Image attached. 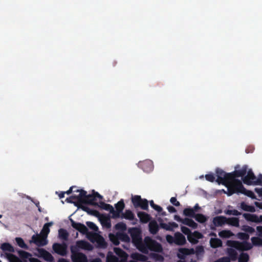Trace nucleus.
Segmentation results:
<instances>
[{
  "label": "nucleus",
  "mask_w": 262,
  "mask_h": 262,
  "mask_svg": "<svg viewBox=\"0 0 262 262\" xmlns=\"http://www.w3.org/2000/svg\"><path fill=\"white\" fill-rule=\"evenodd\" d=\"M0 248L4 252H14V247L8 243H4L1 244Z\"/></svg>",
  "instance_id": "31"
},
{
  "label": "nucleus",
  "mask_w": 262,
  "mask_h": 262,
  "mask_svg": "<svg viewBox=\"0 0 262 262\" xmlns=\"http://www.w3.org/2000/svg\"><path fill=\"white\" fill-rule=\"evenodd\" d=\"M239 168V165H237L235 167V170L232 172L229 173L228 176L230 178H231V185L232 186V188L235 187V181L239 180L238 179H236L238 177H243L244 178L247 172L248 167L247 165H244L241 169H237Z\"/></svg>",
  "instance_id": "6"
},
{
  "label": "nucleus",
  "mask_w": 262,
  "mask_h": 262,
  "mask_svg": "<svg viewBox=\"0 0 262 262\" xmlns=\"http://www.w3.org/2000/svg\"><path fill=\"white\" fill-rule=\"evenodd\" d=\"M181 231L185 235H187V236L188 235H190L191 233H192L190 230L185 226H181Z\"/></svg>",
  "instance_id": "49"
},
{
  "label": "nucleus",
  "mask_w": 262,
  "mask_h": 262,
  "mask_svg": "<svg viewBox=\"0 0 262 262\" xmlns=\"http://www.w3.org/2000/svg\"><path fill=\"white\" fill-rule=\"evenodd\" d=\"M88 237L92 242H93L94 240L96 241L101 247H104L106 245L104 238L97 233H89L88 234Z\"/></svg>",
  "instance_id": "12"
},
{
  "label": "nucleus",
  "mask_w": 262,
  "mask_h": 262,
  "mask_svg": "<svg viewBox=\"0 0 262 262\" xmlns=\"http://www.w3.org/2000/svg\"><path fill=\"white\" fill-rule=\"evenodd\" d=\"M192 235L195 238V239L198 241V239H200L202 238V234L199 232V231H195L193 233H192Z\"/></svg>",
  "instance_id": "58"
},
{
  "label": "nucleus",
  "mask_w": 262,
  "mask_h": 262,
  "mask_svg": "<svg viewBox=\"0 0 262 262\" xmlns=\"http://www.w3.org/2000/svg\"><path fill=\"white\" fill-rule=\"evenodd\" d=\"M67 245L63 243L62 244L54 243L53 245V249L55 253L61 255L66 256L67 253Z\"/></svg>",
  "instance_id": "10"
},
{
  "label": "nucleus",
  "mask_w": 262,
  "mask_h": 262,
  "mask_svg": "<svg viewBox=\"0 0 262 262\" xmlns=\"http://www.w3.org/2000/svg\"><path fill=\"white\" fill-rule=\"evenodd\" d=\"M78 247H77V245L76 246H72L71 247V252L72 253L71 256L76 255L77 253H81V252H79L78 251Z\"/></svg>",
  "instance_id": "47"
},
{
  "label": "nucleus",
  "mask_w": 262,
  "mask_h": 262,
  "mask_svg": "<svg viewBox=\"0 0 262 262\" xmlns=\"http://www.w3.org/2000/svg\"><path fill=\"white\" fill-rule=\"evenodd\" d=\"M114 251L116 255L122 259H124V262H126L127 257V254L124 251L120 248H114Z\"/></svg>",
  "instance_id": "28"
},
{
  "label": "nucleus",
  "mask_w": 262,
  "mask_h": 262,
  "mask_svg": "<svg viewBox=\"0 0 262 262\" xmlns=\"http://www.w3.org/2000/svg\"><path fill=\"white\" fill-rule=\"evenodd\" d=\"M161 245L156 241L149 236L144 238L143 243L139 251L143 253L147 254L149 251L160 252L162 251Z\"/></svg>",
  "instance_id": "3"
},
{
  "label": "nucleus",
  "mask_w": 262,
  "mask_h": 262,
  "mask_svg": "<svg viewBox=\"0 0 262 262\" xmlns=\"http://www.w3.org/2000/svg\"><path fill=\"white\" fill-rule=\"evenodd\" d=\"M247 174L242 178L243 183L248 185H254V182L256 180V177L251 169H249L247 172Z\"/></svg>",
  "instance_id": "14"
},
{
  "label": "nucleus",
  "mask_w": 262,
  "mask_h": 262,
  "mask_svg": "<svg viewBox=\"0 0 262 262\" xmlns=\"http://www.w3.org/2000/svg\"><path fill=\"white\" fill-rule=\"evenodd\" d=\"M242 230L244 231L245 232L253 233L255 232V229L249 226L248 225H244L242 226Z\"/></svg>",
  "instance_id": "45"
},
{
  "label": "nucleus",
  "mask_w": 262,
  "mask_h": 262,
  "mask_svg": "<svg viewBox=\"0 0 262 262\" xmlns=\"http://www.w3.org/2000/svg\"><path fill=\"white\" fill-rule=\"evenodd\" d=\"M129 233L132 240V243L139 250L143 245L141 236V231L139 228L134 227L129 229Z\"/></svg>",
  "instance_id": "7"
},
{
  "label": "nucleus",
  "mask_w": 262,
  "mask_h": 262,
  "mask_svg": "<svg viewBox=\"0 0 262 262\" xmlns=\"http://www.w3.org/2000/svg\"><path fill=\"white\" fill-rule=\"evenodd\" d=\"M148 226L149 231L150 233L152 234H157L159 230V225L155 220L150 221L149 223Z\"/></svg>",
  "instance_id": "25"
},
{
  "label": "nucleus",
  "mask_w": 262,
  "mask_h": 262,
  "mask_svg": "<svg viewBox=\"0 0 262 262\" xmlns=\"http://www.w3.org/2000/svg\"><path fill=\"white\" fill-rule=\"evenodd\" d=\"M256 229L258 232V235L262 237V226H257Z\"/></svg>",
  "instance_id": "64"
},
{
  "label": "nucleus",
  "mask_w": 262,
  "mask_h": 262,
  "mask_svg": "<svg viewBox=\"0 0 262 262\" xmlns=\"http://www.w3.org/2000/svg\"><path fill=\"white\" fill-rule=\"evenodd\" d=\"M52 225V222L46 223L43 225L39 234L33 235L32 236L31 242H33L38 247L46 245L48 244L47 238L50 231V227Z\"/></svg>",
  "instance_id": "2"
},
{
  "label": "nucleus",
  "mask_w": 262,
  "mask_h": 262,
  "mask_svg": "<svg viewBox=\"0 0 262 262\" xmlns=\"http://www.w3.org/2000/svg\"><path fill=\"white\" fill-rule=\"evenodd\" d=\"M195 253H196V255H199L200 254L203 253L204 252V248L202 246H198L196 247Z\"/></svg>",
  "instance_id": "53"
},
{
  "label": "nucleus",
  "mask_w": 262,
  "mask_h": 262,
  "mask_svg": "<svg viewBox=\"0 0 262 262\" xmlns=\"http://www.w3.org/2000/svg\"><path fill=\"white\" fill-rule=\"evenodd\" d=\"M93 193L92 194H88L87 192L83 189H81L79 195H72L70 196L72 200H77V202H74V204L75 206L78 208L81 209L83 211H84L92 215H97L99 214V212L95 210H91L89 207L83 206L82 204H89L91 205H98L97 198L99 199H102V196H101L98 192H95L94 190L93 191Z\"/></svg>",
  "instance_id": "1"
},
{
  "label": "nucleus",
  "mask_w": 262,
  "mask_h": 262,
  "mask_svg": "<svg viewBox=\"0 0 262 262\" xmlns=\"http://www.w3.org/2000/svg\"><path fill=\"white\" fill-rule=\"evenodd\" d=\"M58 234L60 238L67 241L68 238L69 233L67 231L64 229H60L58 230Z\"/></svg>",
  "instance_id": "36"
},
{
  "label": "nucleus",
  "mask_w": 262,
  "mask_h": 262,
  "mask_svg": "<svg viewBox=\"0 0 262 262\" xmlns=\"http://www.w3.org/2000/svg\"><path fill=\"white\" fill-rule=\"evenodd\" d=\"M38 252L40 257L48 262H53L54 257L52 254L44 249H38Z\"/></svg>",
  "instance_id": "18"
},
{
  "label": "nucleus",
  "mask_w": 262,
  "mask_h": 262,
  "mask_svg": "<svg viewBox=\"0 0 262 262\" xmlns=\"http://www.w3.org/2000/svg\"><path fill=\"white\" fill-rule=\"evenodd\" d=\"M170 202L172 205H173L175 206L178 207L180 206V202L177 201L176 197L171 198V199H170Z\"/></svg>",
  "instance_id": "56"
},
{
  "label": "nucleus",
  "mask_w": 262,
  "mask_h": 262,
  "mask_svg": "<svg viewBox=\"0 0 262 262\" xmlns=\"http://www.w3.org/2000/svg\"><path fill=\"white\" fill-rule=\"evenodd\" d=\"M237 259H238V262H248L249 256L248 253L242 252Z\"/></svg>",
  "instance_id": "40"
},
{
  "label": "nucleus",
  "mask_w": 262,
  "mask_h": 262,
  "mask_svg": "<svg viewBox=\"0 0 262 262\" xmlns=\"http://www.w3.org/2000/svg\"><path fill=\"white\" fill-rule=\"evenodd\" d=\"M241 208L244 211H248L250 212H254L255 211V207L253 206L247 205L244 202H242L241 203Z\"/></svg>",
  "instance_id": "34"
},
{
  "label": "nucleus",
  "mask_w": 262,
  "mask_h": 262,
  "mask_svg": "<svg viewBox=\"0 0 262 262\" xmlns=\"http://www.w3.org/2000/svg\"><path fill=\"white\" fill-rule=\"evenodd\" d=\"M210 246L213 248H216L222 246V241L217 238H211L210 240Z\"/></svg>",
  "instance_id": "30"
},
{
  "label": "nucleus",
  "mask_w": 262,
  "mask_h": 262,
  "mask_svg": "<svg viewBox=\"0 0 262 262\" xmlns=\"http://www.w3.org/2000/svg\"><path fill=\"white\" fill-rule=\"evenodd\" d=\"M262 185V174H259L257 179L256 178L254 182V185Z\"/></svg>",
  "instance_id": "57"
},
{
  "label": "nucleus",
  "mask_w": 262,
  "mask_h": 262,
  "mask_svg": "<svg viewBox=\"0 0 262 262\" xmlns=\"http://www.w3.org/2000/svg\"><path fill=\"white\" fill-rule=\"evenodd\" d=\"M70 222L71 223V226L73 228L75 229L83 234H88V229L84 224L80 223L75 222L73 220L71 219H70Z\"/></svg>",
  "instance_id": "15"
},
{
  "label": "nucleus",
  "mask_w": 262,
  "mask_h": 262,
  "mask_svg": "<svg viewBox=\"0 0 262 262\" xmlns=\"http://www.w3.org/2000/svg\"><path fill=\"white\" fill-rule=\"evenodd\" d=\"M97 206H99L101 209L109 211L110 213L112 214L113 212H114V209L113 207L109 204H106L103 202H100L99 203V205L98 204Z\"/></svg>",
  "instance_id": "27"
},
{
  "label": "nucleus",
  "mask_w": 262,
  "mask_h": 262,
  "mask_svg": "<svg viewBox=\"0 0 262 262\" xmlns=\"http://www.w3.org/2000/svg\"><path fill=\"white\" fill-rule=\"evenodd\" d=\"M226 253L228 255V257L231 261H235L238 258V253L235 250L231 248H228L226 250Z\"/></svg>",
  "instance_id": "23"
},
{
  "label": "nucleus",
  "mask_w": 262,
  "mask_h": 262,
  "mask_svg": "<svg viewBox=\"0 0 262 262\" xmlns=\"http://www.w3.org/2000/svg\"><path fill=\"white\" fill-rule=\"evenodd\" d=\"M158 221L160 223V227L167 231H172L173 228H177L178 225L175 222H169L168 224L163 222V220L161 217H159Z\"/></svg>",
  "instance_id": "16"
},
{
  "label": "nucleus",
  "mask_w": 262,
  "mask_h": 262,
  "mask_svg": "<svg viewBox=\"0 0 262 262\" xmlns=\"http://www.w3.org/2000/svg\"><path fill=\"white\" fill-rule=\"evenodd\" d=\"M106 262H120L119 258L112 253L107 255Z\"/></svg>",
  "instance_id": "44"
},
{
  "label": "nucleus",
  "mask_w": 262,
  "mask_h": 262,
  "mask_svg": "<svg viewBox=\"0 0 262 262\" xmlns=\"http://www.w3.org/2000/svg\"><path fill=\"white\" fill-rule=\"evenodd\" d=\"M71 259L72 262H88L86 256L82 253L71 256Z\"/></svg>",
  "instance_id": "22"
},
{
  "label": "nucleus",
  "mask_w": 262,
  "mask_h": 262,
  "mask_svg": "<svg viewBox=\"0 0 262 262\" xmlns=\"http://www.w3.org/2000/svg\"><path fill=\"white\" fill-rule=\"evenodd\" d=\"M131 257L136 261H145L147 259L146 256L138 253L132 254Z\"/></svg>",
  "instance_id": "32"
},
{
  "label": "nucleus",
  "mask_w": 262,
  "mask_h": 262,
  "mask_svg": "<svg viewBox=\"0 0 262 262\" xmlns=\"http://www.w3.org/2000/svg\"><path fill=\"white\" fill-rule=\"evenodd\" d=\"M116 210L113 212L112 217L114 219L119 218L120 216V213H122L125 208V204L123 199H121L115 205Z\"/></svg>",
  "instance_id": "11"
},
{
  "label": "nucleus",
  "mask_w": 262,
  "mask_h": 262,
  "mask_svg": "<svg viewBox=\"0 0 262 262\" xmlns=\"http://www.w3.org/2000/svg\"><path fill=\"white\" fill-rule=\"evenodd\" d=\"M226 224H228L230 225L234 226V227H238L239 226V220L236 217H231L227 219V221Z\"/></svg>",
  "instance_id": "35"
},
{
  "label": "nucleus",
  "mask_w": 262,
  "mask_h": 262,
  "mask_svg": "<svg viewBox=\"0 0 262 262\" xmlns=\"http://www.w3.org/2000/svg\"><path fill=\"white\" fill-rule=\"evenodd\" d=\"M194 218L197 222L200 223H204L207 220V217L205 216L204 214L201 213L195 214V215L194 216Z\"/></svg>",
  "instance_id": "37"
},
{
  "label": "nucleus",
  "mask_w": 262,
  "mask_h": 262,
  "mask_svg": "<svg viewBox=\"0 0 262 262\" xmlns=\"http://www.w3.org/2000/svg\"><path fill=\"white\" fill-rule=\"evenodd\" d=\"M86 225L89 226V227L94 230V231H97L98 230V227L93 222H86Z\"/></svg>",
  "instance_id": "50"
},
{
  "label": "nucleus",
  "mask_w": 262,
  "mask_h": 262,
  "mask_svg": "<svg viewBox=\"0 0 262 262\" xmlns=\"http://www.w3.org/2000/svg\"><path fill=\"white\" fill-rule=\"evenodd\" d=\"M121 217L128 220L129 221H133L135 220V215L130 210H126L124 213H121Z\"/></svg>",
  "instance_id": "29"
},
{
  "label": "nucleus",
  "mask_w": 262,
  "mask_h": 262,
  "mask_svg": "<svg viewBox=\"0 0 262 262\" xmlns=\"http://www.w3.org/2000/svg\"><path fill=\"white\" fill-rule=\"evenodd\" d=\"M117 236L120 241L123 242H129L130 238L127 234L125 233H118Z\"/></svg>",
  "instance_id": "43"
},
{
  "label": "nucleus",
  "mask_w": 262,
  "mask_h": 262,
  "mask_svg": "<svg viewBox=\"0 0 262 262\" xmlns=\"http://www.w3.org/2000/svg\"><path fill=\"white\" fill-rule=\"evenodd\" d=\"M137 215L142 223H147L151 220L150 215L144 212H138Z\"/></svg>",
  "instance_id": "24"
},
{
  "label": "nucleus",
  "mask_w": 262,
  "mask_h": 262,
  "mask_svg": "<svg viewBox=\"0 0 262 262\" xmlns=\"http://www.w3.org/2000/svg\"><path fill=\"white\" fill-rule=\"evenodd\" d=\"M183 214L186 216L194 217L195 213L194 212L192 208H186L183 210Z\"/></svg>",
  "instance_id": "39"
},
{
  "label": "nucleus",
  "mask_w": 262,
  "mask_h": 262,
  "mask_svg": "<svg viewBox=\"0 0 262 262\" xmlns=\"http://www.w3.org/2000/svg\"><path fill=\"white\" fill-rule=\"evenodd\" d=\"M205 178L207 181L210 182H213L215 181V177L212 173L206 174Z\"/></svg>",
  "instance_id": "52"
},
{
  "label": "nucleus",
  "mask_w": 262,
  "mask_h": 262,
  "mask_svg": "<svg viewBox=\"0 0 262 262\" xmlns=\"http://www.w3.org/2000/svg\"><path fill=\"white\" fill-rule=\"evenodd\" d=\"M138 166L146 172L152 171L154 168L152 162L149 160L139 162L138 163Z\"/></svg>",
  "instance_id": "13"
},
{
  "label": "nucleus",
  "mask_w": 262,
  "mask_h": 262,
  "mask_svg": "<svg viewBox=\"0 0 262 262\" xmlns=\"http://www.w3.org/2000/svg\"><path fill=\"white\" fill-rule=\"evenodd\" d=\"M18 254L23 259H28L32 256L31 253L21 250L18 251Z\"/></svg>",
  "instance_id": "41"
},
{
  "label": "nucleus",
  "mask_w": 262,
  "mask_h": 262,
  "mask_svg": "<svg viewBox=\"0 0 262 262\" xmlns=\"http://www.w3.org/2000/svg\"><path fill=\"white\" fill-rule=\"evenodd\" d=\"M15 241L19 247L25 249H28L29 247L28 245L25 244L22 238L16 237Z\"/></svg>",
  "instance_id": "38"
},
{
  "label": "nucleus",
  "mask_w": 262,
  "mask_h": 262,
  "mask_svg": "<svg viewBox=\"0 0 262 262\" xmlns=\"http://www.w3.org/2000/svg\"><path fill=\"white\" fill-rule=\"evenodd\" d=\"M245 219L248 221L254 223H259V217L255 214H251L249 213H244L243 214Z\"/></svg>",
  "instance_id": "26"
},
{
  "label": "nucleus",
  "mask_w": 262,
  "mask_h": 262,
  "mask_svg": "<svg viewBox=\"0 0 262 262\" xmlns=\"http://www.w3.org/2000/svg\"><path fill=\"white\" fill-rule=\"evenodd\" d=\"M115 228L117 230H125L126 228V224L123 222H120L117 223L115 225Z\"/></svg>",
  "instance_id": "46"
},
{
  "label": "nucleus",
  "mask_w": 262,
  "mask_h": 262,
  "mask_svg": "<svg viewBox=\"0 0 262 262\" xmlns=\"http://www.w3.org/2000/svg\"><path fill=\"white\" fill-rule=\"evenodd\" d=\"M254 190L259 196L262 197V188H255Z\"/></svg>",
  "instance_id": "63"
},
{
  "label": "nucleus",
  "mask_w": 262,
  "mask_h": 262,
  "mask_svg": "<svg viewBox=\"0 0 262 262\" xmlns=\"http://www.w3.org/2000/svg\"><path fill=\"white\" fill-rule=\"evenodd\" d=\"M183 224L193 229H196L198 227V224L193 220L189 218L183 219Z\"/></svg>",
  "instance_id": "33"
},
{
  "label": "nucleus",
  "mask_w": 262,
  "mask_h": 262,
  "mask_svg": "<svg viewBox=\"0 0 262 262\" xmlns=\"http://www.w3.org/2000/svg\"><path fill=\"white\" fill-rule=\"evenodd\" d=\"M76 245L79 249L91 251L93 250V246L88 242L80 240L76 242Z\"/></svg>",
  "instance_id": "19"
},
{
  "label": "nucleus",
  "mask_w": 262,
  "mask_h": 262,
  "mask_svg": "<svg viewBox=\"0 0 262 262\" xmlns=\"http://www.w3.org/2000/svg\"><path fill=\"white\" fill-rule=\"evenodd\" d=\"M186 238L180 232H177L174 234V243L178 245H183L186 243Z\"/></svg>",
  "instance_id": "21"
},
{
  "label": "nucleus",
  "mask_w": 262,
  "mask_h": 262,
  "mask_svg": "<svg viewBox=\"0 0 262 262\" xmlns=\"http://www.w3.org/2000/svg\"><path fill=\"white\" fill-rule=\"evenodd\" d=\"M226 213L229 215H233L238 216L241 214V213L237 211V210H228L226 212Z\"/></svg>",
  "instance_id": "48"
},
{
  "label": "nucleus",
  "mask_w": 262,
  "mask_h": 262,
  "mask_svg": "<svg viewBox=\"0 0 262 262\" xmlns=\"http://www.w3.org/2000/svg\"><path fill=\"white\" fill-rule=\"evenodd\" d=\"M254 246H262V239L258 237H252L251 239Z\"/></svg>",
  "instance_id": "42"
},
{
  "label": "nucleus",
  "mask_w": 262,
  "mask_h": 262,
  "mask_svg": "<svg viewBox=\"0 0 262 262\" xmlns=\"http://www.w3.org/2000/svg\"><path fill=\"white\" fill-rule=\"evenodd\" d=\"M6 256L7 257V258L10 260L18 259L17 257L13 254L6 253Z\"/></svg>",
  "instance_id": "61"
},
{
  "label": "nucleus",
  "mask_w": 262,
  "mask_h": 262,
  "mask_svg": "<svg viewBox=\"0 0 262 262\" xmlns=\"http://www.w3.org/2000/svg\"><path fill=\"white\" fill-rule=\"evenodd\" d=\"M229 233H230L229 231H223L220 232L219 235L221 237H228V234Z\"/></svg>",
  "instance_id": "62"
},
{
  "label": "nucleus",
  "mask_w": 262,
  "mask_h": 262,
  "mask_svg": "<svg viewBox=\"0 0 262 262\" xmlns=\"http://www.w3.org/2000/svg\"><path fill=\"white\" fill-rule=\"evenodd\" d=\"M131 200L135 208H140L144 210H148V201L145 199H142L140 195L132 196Z\"/></svg>",
  "instance_id": "9"
},
{
  "label": "nucleus",
  "mask_w": 262,
  "mask_h": 262,
  "mask_svg": "<svg viewBox=\"0 0 262 262\" xmlns=\"http://www.w3.org/2000/svg\"><path fill=\"white\" fill-rule=\"evenodd\" d=\"M195 251L193 248L188 249L182 248L179 249L178 257L181 259H184L187 255L193 254Z\"/></svg>",
  "instance_id": "17"
},
{
  "label": "nucleus",
  "mask_w": 262,
  "mask_h": 262,
  "mask_svg": "<svg viewBox=\"0 0 262 262\" xmlns=\"http://www.w3.org/2000/svg\"><path fill=\"white\" fill-rule=\"evenodd\" d=\"M235 187L233 188H229V192H226L224 190L225 193L228 196H231L234 193L244 194L252 199H256V196L253 191L246 189L242 184L241 181H235Z\"/></svg>",
  "instance_id": "4"
},
{
  "label": "nucleus",
  "mask_w": 262,
  "mask_h": 262,
  "mask_svg": "<svg viewBox=\"0 0 262 262\" xmlns=\"http://www.w3.org/2000/svg\"><path fill=\"white\" fill-rule=\"evenodd\" d=\"M215 171L217 176L216 181L219 184H222L225 186L227 188V192H229V188H232L231 178H230L228 176L229 173H226L219 168H216Z\"/></svg>",
  "instance_id": "5"
},
{
  "label": "nucleus",
  "mask_w": 262,
  "mask_h": 262,
  "mask_svg": "<svg viewBox=\"0 0 262 262\" xmlns=\"http://www.w3.org/2000/svg\"><path fill=\"white\" fill-rule=\"evenodd\" d=\"M227 245L230 247L234 248L239 251H247L252 248V245L248 242H239L236 241L229 240L227 242Z\"/></svg>",
  "instance_id": "8"
},
{
  "label": "nucleus",
  "mask_w": 262,
  "mask_h": 262,
  "mask_svg": "<svg viewBox=\"0 0 262 262\" xmlns=\"http://www.w3.org/2000/svg\"><path fill=\"white\" fill-rule=\"evenodd\" d=\"M214 262H230V259L227 256H224L219 258Z\"/></svg>",
  "instance_id": "60"
},
{
  "label": "nucleus",
  "mask_w": 262,
  "mask_h": 262,
  "mask_svg": "<svg viewBox=\"0 0 262 262\" xmlns=\"http://www.w3.org/2000/svg\"><path fill=\"white\" fill-rule=\"evenodd\" d=\"M227 218L224 216H217L213 219V224L215 227L222 226L226 224Z\"/></svg>",
  "instance_id": "20"
},
{
  "label": "nucleus",
  "mask_w": 262,
  "mask_h": 262,
  "mask_svg": "<svg viewBox=\"0 0 262 262\" xmlns=\"http://www.w3.org/2000/svg\"><path fill=\"white\" fill-rule=\"evenodd\" d=\"M187 239L190 243L193 244H196L198 242V241L195 239L192 233H191L190 235H188L187 236Z\"/></svg>",
  "instance_id": "54"
},
{
  "label": "nucleus",
  "mask_w": 262,
  "mask_h": 262,
  "mask_svg": "<svg viewBox=\"0 0 262 262\" xmlns=\"http://www.w3.org/2000/svg\"><path fill=\"white\" fill-rule=\"evenodd\" d=\"M153 257L157 261H163L164 260L163 256L159 254L155 253L153 255Z\"/></svg>",
  "instance_id": "55"
},
{
  "label": "nucleus",
  "mask_w": 262,
  "mask_h": 262,
  "mask_svg": "<svg viewBox=\"0 0 262 262\" xmlns=\"http://www.w3.org/2000/svg\"><path fill=\"white\" fill-rule=\"evenodd\" d=\"M238 237L243 240H247L249 238V235L247 233H239Z\"/></svg>",
  "instance_id": "51"
},
{
  "label": "nucleus",
  "mask_w": 262,
  "mask_h": 262,
  "mask_svg": "<svg viewBox=\"0 0 262 262\" xmlns=\"http://www.w3.org/2000/svg\"><path fill=\"white\" fill-rule=\"evenodd\" d=\"M111 239L115 245H118L120 243V239H119V238L118 237L117 234H116V236H114L113 237H112Z\"/></svg>",
  "instance_id": "59"
}]
</instances>
